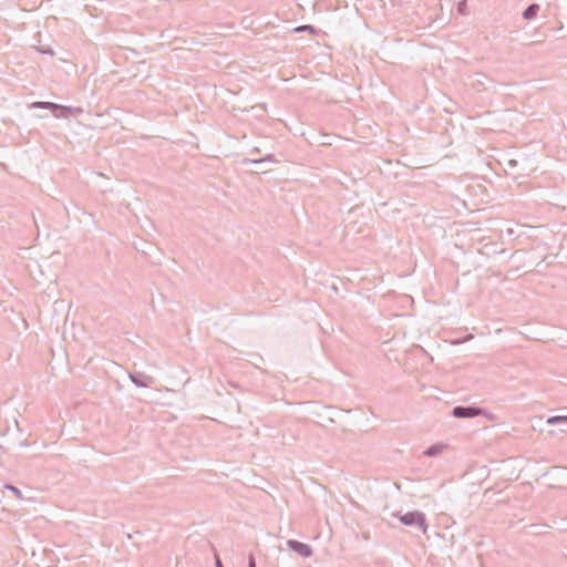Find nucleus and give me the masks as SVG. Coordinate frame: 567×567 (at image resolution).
I'll return each instance as SVG.
<instances>
[{
  "mask_svg": "<svg viewBox=\"0 0 567 567\" xmlns=\"http://www.w3.org/2000/svg\"><path fill=\"white\" fill-rule=\"evenodd\" d=\"M451 414L455 419H474L481 415L489 420L494 419L491 412L476 405H456L452 409Z\"/></svg>",
  "mask_w": 567,
  "mask_h": 567,
  "instance_id": "1",
  "label": "nucleus"
},
{
  "mask_svg": "<svg viewBox=\"0 0 567 567\" xmlns=\"http://www.w3.org/2000/svg\"><path fill=\"white\" fill-rule=\"evenodd\" d=\"M400 522L405 526L417 527L423 533L427 530V522L424 513L419 511L408 512L399 516Z\"/></svg>",
  "mask_w": 567,
  "mask_h": 567,
  "instance_id": "2",
  "label": "nucleus"
},
{
  "mask_svg": "<svg viewBox=\"0 0 567 567\" xmlns=\"http://www.w3.org/2000/svg\"><path fill=\"white\" fill-rule=\"evenodd\" d=\"M286 545L291 551L297 553L303 558L310 557L313 553L310 545L299 542L297 539H288L286 542Z\"/></svg>",
  "mask_w": 567,
  "mask_h": 567,
  "instance_id": "3",
  "label": "nucleus"
},
{
  "mask_svg": "<svg viewBox=\"0 0 567 567\" xmlns=\"http://www.w3.org/2000/svg\"><path fill=\"white\" fill-rule=\"evenodd\" d=\"M128 378L138 388H148L154 382L153 377L142 371H132Z\"/></svg>",
  "mask_w": 567,
  "mask_h": 567,
  "instance_id": "4",
  "label": "nucleus"
},
{
  "mask_svg": "<svg viewBox=\"0 0 567 567\" xmlns=\"http://www.w3.org/2000/svg\"><path fill=\"white\" fill-rule=\"evenodd\" d=\"M83 113L82 107L78 106H68L59 104L58 114L55 113L56 118H66L69 116H78Z\"/></svg>",
  "mask_w": 567,
  "mask_h": 567,
  "instance_id": "5",
  "label": "nucleus"
},
{
  "mask_svg": "<svg viewBox=\"0 0 567 567\" xmlns=\"http://www.w3.org/2000/svg\"><path fill=\"white\" fill-rule=\"evenodd\" d=\"M30 109L50 110L55 117V113L58 114L59 104L54 102L35 101L30 104Z\"/></svg>",
  "mask_w": 567,
  "mask_h": 567,
  "instance_id": "6",
  "label": "nucleus"
},
{
  "mask_svg": "<svg viewBox=\"0 0 567 567\" xmlns=\"http://www.w3.org/2000/svg\"><path fill=\"white\" fill-rule=\"evenodd\" d=\"M447 447V444L445 443H435L431 446H429L424 452L423 455L429 457H434L443 453V451Z\"/></svg>",
  "mask_w": 567,
  "mask_h": 567,
  "instance_id": "7",
  "label": "nucleus"
},
{
  "mask_svg": "<svg viewBox=\"0 0 567 567\" xmlns=\"http://www.w3.org/2000/svg\"><path fill=\"white\" fill-rule=\"evenodd\" d=\"M540 10V6L538 3L529 4L522 13L524 20H533L537 17Z\"/></svg>",
  "mask_w": 567,
  "mask_h": 567,
  "instance_id": "8",
  "label": "nucleus"
},
{
  "mask_svg": "<svg viewBox=\"0 0 567 567\" xmlns=\"http://www.w3.org/2000/svg\"><path fill=\"white\" fill-rule=\"evenodd\" d=\"M293 32L300 33V32H308L310 34L317 35L318 29L312 24H301L299 27H296L293 29Z\"/></svg>",
  "mask_w": 567,
  "mask_h": 567,
  "instance_id": "9",
  "label": "nucleus"
},
{
  "mask_svg": "<svg viewBox=\"0 0 567 567\" xmlns=\"http://www.w3.org/2000/svg\"><path fill=\"white\" fill-rule=\"evenodd\" d=\"M547 424H567V415H554L547 419Z\"/></svg>",
  "mask_w": 567,
  "mask_h": 567,
  "instance_id": "10",
  "label": "nucleus"
},
{
  "mask_svg": "<svg viewBox=\"0 0 567 567\" xmlns=\"http://www.w3.org/2000/svg\"><path fill=\"white\" fill-rule=\"evenodd\" d=\"M274 161V156L272 155H267L262 158H259V159H248V158H245L243 159V165H248V164H261L264 162H272Z\"/></svg>",
  "mask_w": 567,
  "mask_h": 567,
  "instance_id": "11",
  "label": "nucleus"
},
{
  "mask_svg": "<svg viewBox=\"0 0 567 567\" xmlns=\"http://www.w3.org/2000/svg\"><path fill=\"white\" fill-rule=\"evenodd\" d=\"M457 12L461 16H467L468 14V11H467V0H461L457 3Z\"/></svg>",
  "mask_w": 567,
  "mask_h": 567,
  "instance_id": "12",
  "label": "nucleus"
},
{
  "mask_svg": "<svg viewBox=\"0 0 567 567\" xmlns=\"http://www.w3.org/2000/svg\"><path fill=\"white\" fill-rule=\"evenodd\" d=\"M4 487L6 489L10 491L17 498H22V493L17 486L7 484Z\"/></svg>",
  "mask_w": 567,
  "mask_h": 567,
  "instance_id": "13",
  "label": "nucleus"
},
{
  "mask_svg": "<svg viewBox=\"0 0 567 567\" xmlns=\"http://www.w3.org/2000/svg\"><path fill=\"white\" fill-rule=\"evenodd\" d=\"M248 567H256V560L252 554L248 556Z\"/></svg>",
  "mask_w": 567,
  "mask_h": 567,
  "instance_id": "14",
  "label": "nucleus"
},
{
  "mask_svg": "<svg viewBox=\"0 0 567 567\" xmlns=\"http://www.w3.org/2000/svg\"><path fill=\"white\" fill-rule=\"evenodd\" d=\"M40 52L42 54L53 55V50L51 48L40 49Z\"/></svg>",
  "mask_w": 567,
  "mask_h": 567,
  "instance_id": "15",
  "label": "nucleus"
},
{
  "mask_svg": "<svg viewBox=\"0 0 567 567\" xmlns=\"http://www.w3.org/2000/svg\"><path fill=\"white\" fill-rule=\"evenodd\" d=\"M216 567H224L220 558L216 556Z\"/></svg>",
  "mask_w": 567,
  "mask_h": 567,
  "instance_id": "16",
  "label": "nucleus"
},
{
  "mask_svg": "<svg viewBox=\"0 0 567 567\" xmlns=\"http://www.w3.org/2000/svg\"><path fill=\"white\" fill-rule=\"evenodd\" d=\"M507 164L509 167H515L517 165V162L514 159H511Z\"/></svg>",
  "mask_w": 567,
  "mask_h": 567,
  "instance_id": "17",
  "label": "nucleus"
},
{
  "mask_svg": "<svg viewBox=\"0 0 567 567\" xmlns=\"http://www.w3.org/2000/svg\"><path fill=\"white\" fill-rule=\"evenodd\" d=\"M142 251H143V254H147V251L145 250V247H142Z\"/></svg>",
  "mask_w": 567,
  "mask_h": 567,
  "instance_id": "18",
  "label": "nucleus"
},
{
  "mask_svg": "<svg viewBox=\"0 0 567 567\" xmlns=\"http://www.w3.org/2000/svg\"><path fill=\"white\" fill-rule=\"evenodd\" d=\"M142 251H143V254H147V251L145 250V247H142Z\"/></svg>",
  "mask_w": 567,
  "mask_h": 567,
  "instance_id": "19",
  "label": "nucleus"
}]
</instances>
